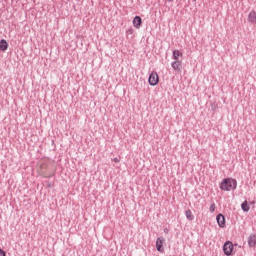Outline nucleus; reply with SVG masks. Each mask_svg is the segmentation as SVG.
<instances>
[{
	"label": "nucleus",
	"mask_w": 256,
	"mask_h": 256,
	"mask_svg": "<svg viewBox=\"0 0 256 256\" xmlns=\"http://www.w3.org/2000/svg\"><path fill=\"white\" fill-rule=\"evenodd\" d=\"M233 249H234L233 242L226 241L224 243V245H223V253H224V255H227V256L233 255Z\"/></svg>",
	"instance_id": "2"
},
{
	"label": "nucleus",
	"mask_w": 256,
	"mask_h": 256,
	"mask_svg": "<svg viewBox=\"0 0 256 256\" xmlns=\"http://www.w3.org/2000/svg\"><path fill=\"white\" fill-rule=\"evenodd\" d=\"M48 187H51V184H48Z\"/></svg>",
	"instance_id": "18"
},
{
	"label": "nucleus",
	"mask_w": 256,
	"mask_h": 256,
	"mask_svg": "<svg viewBox=\"0 0 256 256\" xmlns=\"http://www.w3.org/2000/svg\"><path fill=\"white\" fill-rule=\"evenodd\" d=\"M221 191H235L237 189V180L233 178H224L220 183Z\"/></svg>",
	"instance_id": "1"
},
{
	"label": "nucleus",
	"mask_w": 256,
	"mask_h": 256,
	"mask_svg": "<svg viewBox=\"0 0 256 256\" xmlns=\"http://www.w3.org/2000/svg\"><path fill=\"white\" fill-rule=\"evenodd\" d=\"M185 215H186V219H188V221H193V219H195L193 212H191V210H189V209L186 210Z\"/></svg>",
	"instance_id": "13"
},
{
	"label": "nucleus",
	"mask_w": 256,
	"mask_h": 256,
	"mask_svg": "<svg viewBox=\"0 0 256 256\" xmlns=\"http://www.w3.org/2000/svg\"><path fill=\"white\" fill-rule=\"evenodd\" d=\"M248 21H249V23H252L253 25H255V23H256V12L255 11H251L249 13Z\"/></svg>",
	"instance_id": "10"
},
{
	"label": "nucleus",
	"mask_w": 256,
	"mask_h": 256,
	"mask_svg": "<svg viewBox=\"0 0 256 256\" xmlns=\"http://www.w3.org/2000/svg\"><path fill=\"white\" fill-rule=\"evenodd\" d=\"M210 213H215V203H212L209 208Z\"/></svg>",
	"instance_id": "14"
},
{
	"label": "nucleus",
	"mask_w": 256,
	"mask_h": 256,
	"mask_svg": "<svg viewBox=\"0 0 256 256\" xmlns=\"http://www.w3.org/2000/svg\"><path fill=\"white\" fill-rule=\"evenodd\" d=\"M216 221H217V223H218V226L221 228V229H223L224 227H225V215H223V214H218L217 216H216Z\"/></svg>",
	"instance_id": "6"
},
{
	"label": "nucleus",
	"mask_w": 256,
	"mask_h": 256,
	"mask_svg": "<svg viewBox=\"0 0 256 256\" xmlns=\"http://www.w3.org/2000/svg\"><path fill=\"white\" fill-rule=\"evenodd\" d=\"M163 243H165V238H163V237L157 238L156 249H157V251H159V253H163V251H165V249L163 248Z\"/></svg>",
	"instance_id": "4"
},
{
	"label": "nucleus",
	"mask_w": 256,
	"mask_h": 256,
	"mask_svg": "<svg viewBox=\"0 0 256 256\" xmlns=\"http://www.w3.org/2000/svg\"><path fill=\"white\" fill-rule=\"evenodd\" d=\"M143 24V19L141 16H135L133 19V26L135 29H141V25Z\"/></svg>",
	"instance_id": "7"
},
{
	"label": "nucleus",
	"mask_w": 256,
	"mask_h": 256,
	"mask_svg": "<svg viewBox=\"0 0 256 256\" xmlns=\"http://www.w3.org/2000/svg\"><path fill=\"white\" fill-rule=\"evenodd\" d=\"M168 1H173V0H168Z\"/></svg>",
	"instance_id": "19"
},
{
	"label": "nucleus",
	"mask_w": 256,
	"mask_h": 256,
	"mask_svg": "<svg viewBox=\"0 0 256 256\" xmlns=\"http://www.w3.org/2000/svg\"><path fill=\"white\" fill-rule=\"evenodd\" d=\"M241 209H242V211H244V213H249V209H251V206H249V202L247 200H245L241 204Z\"/></svg>",
	"instance_id": "11"
},
{
	"label": "nucleus",
	"mask_w": 256,
	"mask_h": 256,
	"mask_svg": "<svg viewBox=\"0 0 256 256\" xmlns=\"http://www.w3.org/2000/svg\"><path fill=\"white\" fill-rule=\"evenodd\" d=\"M113 161L114 163H119V158H114Z\"/></svg>",
	"instance_id": "16"
},
{
	"label": "nucleus",
	"mask_w": 256,
	"mask_h": 256,
	"mask_svg": "<svg viewBox=\"0 0 256 256\" xmlns=\"http://www.w3.org/2000/svg\"><path fill=\"white\" fill-rule=\"evenodd\" d=\"M9 49V43L5 39L0 40V51H7Z\"/></svg>",
	"instance_id": "9"
},
{
	"label": "nucleus",
	"mask_w": 256,
	"mask_h": 256,
	"mask_svg": "<svg viewBox=\"0 0 256 256\" xmlns=\"http://www.w3.org/2000/svg\"><path fill=\"white\" fill-rule=\"evenodd\" d=\"M164 233L167 235L169 233V229L164 228Z\"/></svg>",
	"instance_id": "17"
},
{
	"label": "nucleus",
	"mask_w": 256,
	"mask_h": 256,
	"mask_svg": "<svg viewBox=\"0 0 256 256\" xmlns=\"http://www.w3.org/2000/svg\"><path fill=\"white\" fill-rule=\"evenodd\" d=\"M179 57H183V53H181L179 50L173 51V59L175 61H179Z\"/></svg>",
	"instance_id": "12"
},
{
	"label": "nucleus",
	"mask_w": 256,
	"mask_h": 256,
	"mask_svg": "<svg viewBox=\"0 0 256 256\" xmlns=\"http://www.w3.org/2000/svg\"><path fill=\"white\" fill-rule=\"evenodd\" d=\"M0 256H7L6 252L3 249H0Z\"/></svg>",
	"instance_id": "15"
},
{
	"label": "nucleus",
	"mask_w": 256,
	"mask_h": 256,
	"mask_svg": "<svg viewBox=\"0 0 256 256\" xmlns=\"http://www.w3.org/2000/svg\"><path fill=\"white\" fill-rule=\"evenodd\" d=\"M172 68L174 69V71H178L179 73H181L183 69V64L180 60H175L174 62H172Z\"/></svg>",
	"instance_id": "8"
},
{
	"label": "nucleus",
	"mask_w": 256,
	"mask_h": 256,
	"mask_svg": "<svg viewBox=\"0 0 256 256\" xmlns=\"http://www.w3.org/2000/svg\"><path fill=\"white\" fill-rule=\"evenodd\" d=\"M148 83H149V85H151V87H155V85H158L159 84V74H157V72H152L149 75Z\"/></svg>",
	"instance_id": "3"
},
{
	"label": "nucleus",
	"mask_w": 256,
	"mask_h": 256,
	"mask_svg": "<svg viewBox=\"0 0 256 256\" xmlns=\"http://www.w3.org/2000/svg\"><path fill=\"white\" fill-rule=\"evenodd\" d=\"M248 245L251 249L256 248V234H250L248 236Z\"/></svg>",
	"instance_id": "5"
}]
</instances>
